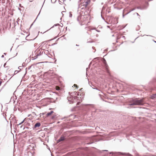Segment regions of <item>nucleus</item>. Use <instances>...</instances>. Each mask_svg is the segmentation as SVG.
<instances>
[{
  "mask_svg": "<svg viewBox=\"0 0 156 156\" xmlns=\"http://www.w3.org/2000/svg\"><path fill=\"white\" fill-rule=\"evenodd\" d=\"M134 10V9H131V10L129 12H131V11H133V10Z\"/></svg>",
  "mask_w": 156,
  "mask_h": 156,
  "instance_id": "obj_22",
  "label": "nucleus"
},
{
  "mask_svg": "<svg viewBox=\"0 0 156 156\" xmlns=\"http://www.w3.org/2000/svg\"><path fill=\"white\" fill-rule=\"evenodd\" d=\"M147 8V6H144L143 7H137V8L138 9H146Z\"/></svg>",
  "mask_w": 156,
  "mask_h": 156,
  "instance_id": "obj_11",
  "label": "nucleus"
},
{
  "mask_svg": "<svg viewBox=\"0 0 156 156\" xmlns=\"http://www.w3.org/2000/svg\"><path fill=\"white\" fill-rule=\"evenodd\" d=\"M59 24L58 23V24H55L54 26L52 27L51 28L53 27L54 26H59Z\"/></svg>",
  "mask_w": 156,
  "mask_h": 156,
  "instance_id": "obj_15",
  "label": "nucleus"
},
{
  "mask_svg": "<svg viewBox=\"0 0 156 156\" xmlns=\"http://www.w3.org/2000/svg\"><path fill=\"white\" fill-rule=\"evenodd\" d=\"M56 90H60V88L58 87H56Z\"/></svg>",
  "mask_w": 156,
  "mask_h": 156,
  "instance_id": "obj_13",
  "label": "nucleus"
},
{
  "mask_svg": "<svg viewBox=\"0 0 156 156\" xmlns=\"http://www.w3.org/2000/svg\"><path fill=\"white\" fill-rule=\"evenodd\" d=\"M18 73V71L16 70V71H15V73H15V74H16V73Z\"/></svg>",
  "mask_w": 156,
  "mask_h": 156,
  "instance_id": "obj_18",
  "label": "nucleus"
},
{
  "mask_svg": "<svg viewBox=\"0 0 156 156\" xmlns=\"http://www.w3.org/2000/svg\"><path fill=\"white\" fill-rule=\"evenodd\" d=\"M51 115V113L50 112H49L47 113V116H48L50 115Z\"/></svg>",
  "mask_w": 156,
  "mask_h": 156,
  "instance_id": "obj_14",
  "label": "nucleus"
},
{
  "mask_svg": "<svg viewBox=\"0 0 156 156\" xmlns=\"http://www.w3.org/2000/svg\"><path fill=\"white\" fill-rule=\"evenodd\" d=\"M94 88V89H96V90H97V89H98L97 88Z\"/></svg>",
  "mask_w": 156,
  "mask_h": 156,
  "instance_id": "obj_28",
  "label": "nucleus"
},
{
  "mask_svg": "<svg viewBox=\"0 0 156 156\" xmlns=\"http://www.w3.org/2000/svg\"><path fill=\"white\" fill-rule=\"evenodd\" d=\"M41 126V124L40 122H38L36 123L34 126V128H35L37 127H39Z\"/></svg>",
  "mask_w": 156,
  "mask_h": 156,
  "instance_id": "obj_9",
  "label": "nucleus"
},
{
  "mask_svg": "<svg viewBox=\"0 0 156 156\" xmlns=\"http://www.w3.org/2000/svg\"><path fill=\"white\" fill-rule=\"evenodd\" d=\"M103 151H108L107 150H103Z\"/></svg>",
  "mask_w": 156,
  "mask_h": 156,
  "instance_id": "obj_25",
  "label": "nucleus"
},
{
  "mask_svg": "<svg viewBox=\"0 0 156 156\" xmlns=\"http://www.w3.org/2000/svg\"><path fill=\"white\" fill-rule=\"evenodd\" d=\"M76 45V46H79V45H77V44Z\"/></svg>",
  "mask_w": 156,
  "mask_h": 156,
  "instance_id": "obj_30",
  "label": "nucleus"
},
{
  "mask_svg": "<svg viewBox=\"0 0 156 156\" xmlns=\"http://www.w3.org/2000/svg\"><path fill=\"white\" fill-rule=\"evenodd\" d=\"M39 13L38 14V15H37V16H38V15H39Z\"/></svg>",
  "mask_w": 156,
  "mask_h": 156,
  "instance_id": "obj_35",
  "label": "nucleus"
},
{
  "mask_svg": "<svg viewBox=\"0 0 156 156\" xmlns=\"http://www.w3.org/2000/svg\"><path fill=\"white\" fill-rule=\"evenodd\" d=\"M151 98L152 99H154V98H156V94H153L151 97Z\"/></svg>",
  "mask_w": 156,
  "mask_h": 156,
  "instance_id": "obj_12",
  "label": "nucleus"
},
{
  "mask_svg": "<svg viewBox=\"0 0 156 156\" xmlns=\"http://www.w3.org/2000/svg\"><path fill=\"white\" fill-rule=\"evenodd\" d=\"M84 16H80V15L78 16L77 19V20L78 21H82V20H81L82 18H83L84 17Z\"/></svg>",
  "mask_w": 156,
  "mask_h": 156,
  "instance_id": "obj_6",
  "label": "nucleus"
},
{
  "mask_svg": "<svg viewBox=\"0 0 156 156\" xmlns=\"http://www.w3.org/2000/svg\"><path fill=\"white\" fill-rule=\"evenodd\" d=\"M144 104V102L143 99H138L137 98H136L133 100V102L130 104V105H142Z\"/></svg>",
  "mask_w": 156,
  "mask_h": 156,
  "instance_id": "obj_1",
  "label": "nucleus"
},
{
  "mask_svg": "<svg viewBox=\"0 0 156 156\" xmlns=\"http://www.w3.org/2000/svg\"><path fill=\"white\" fill-rule=\"evenodd\" d=\"M24 120H23L22 122H21L19 124V125H21V124H22L24 122Z\"/></svg>",
  "mask_w": 156,
  "mask_h": 156,
  "instance_id": "obj_20",
  "label": "nucleus"
},
{
  "mask_svg": "<svg viewBox=\"0 0 156 156\" xmlns=\"http://www.w3.org/2000/svg\"><path fill=\"white\" fill-rule=\"evenodd\" d=\"M107 27H109L108 26H107Z\"/></svg>",
  "mask_w": 156,
  "mask_h": 156,
  "instance_id": "obj_31",
  "label": "nucleus"
},
{
  "mask_svg": "<svg viewBox=\"0 0 156 156\" xmlns=\"http://www.w3.org/2000/svg\"><path fill=\"white\" fill-rule=\"evenodd\" d=\"M103 63L104 64V66L106 69L108 73H109V71L108 70V66L106 60L104 58L103 59Z\"/></svg>",
  "mask_w": 156,
  "mask_h": 156,
  "instance_id": "obj_5",
  "label": "nucleus"
},
{
  "mask_svg": "<svg viewBox=\"0 0 156 156\" xmlns=\"http://www.w3.org/2000/svg\"><path fill=\"white\" fill-rule=\"evenodd\" d=\"M79 97L76 96H73L70 95V96L68 97L67 99L70 104H72L74 102H76V101L77 100Z\"/></svg>",
  "mask_w": 156,
  "mask_h": 156,
  "instance_id": "obj_2",
  "label": "nucleus"
},
{
  "mask_svg": "<svg viewBox=\"0 0 156 156\" xmlns=\"http://www.w3.org/2000/svg\"><path fill=\"white\" fill-rule=\"evenodd\" d=\"M72 16V15L71 14V12H69V17H71Z\"/></svg>",
  "mask_w": 156,
  "mask_h": 156,
  "instance_id": "obj_16",
  "label": "nucleus"
},
{
  "mask_svg": "<svg viewBox=\"0 0 156 156\" xmlns=\"http://www.w3.org/2000/svg\"><path fill=\"white\" fill-rule=\"evenodd\" d=\"M67 118V117H64V118H62V119L63 120L64 119H65V118Z\"/></svg>",
  "mask_w": 156,
  "mask_h": 156,
  "instance_id": "obj_21",
  "label": "nucleus"
},
{
  "mask_svg": "<svg viewBox=\"0 0 156 156\" xmlns=\"http://www.w3.org/2000/svg\"><path fill=\"white\" fill-rule=\"evenodd\" d=\"M39 13L38 14V15H37V16H38V15H39Z\"/></svg>",
  "mask_w": 156,
  "mask_h": 156,
  "instance_id": "obj_34",
  "label": "nucleus"
},
{
  "mask_svg": "<svg viewBox=\"0 0 156 156\" xmlns=\"http://www.w3.org/2000/svg\"><path fill=\"white\" fill-rule=\"evenodd\" d=\"M154 41L155 42H156V41Z\"/></svg>",
  "mask_w": 156,
  "mask_h": 156,
  "instance_id": "obj_36",
  "label": "nucleus"
},
{
  "mask_svg": "<svg viewBox=\"0 0 156 156\" xmlns=\"http://www.w3.org/2000/svg\"><path fill=\"white\" fill-rule=\"evenodd\" d=\"M41 55V51H40V50H37V49L33 53L32 58L33 59H35L37 58L38 56Z\"/></svg>",
  "mask_w": 156,
  "mask_h": 156,
  "instance_id": "obj_3",
  "label": "nucleus"
},
{
  "mask_svg": "<svg viewBox=\"0 0 156 156\" xmlns=\"http://www.w3.org/2000/svg\"><path fill=\"white\" fill-rule=\"evenodd\" d=\"M79 93H77V92H72L71 93V94H72V95H71V96H73V95H78V96L79 95Z\"/></svg>",
  "mask_w": 156,
  "mask_h": 156,
  "instance_id": "obj_10",
  "label": "nucleus"
},
{
  "mask_svg": "<svg viewBox=\"0 0 156 156\" xmlns=\"http://www.w3.org/2000/svg\"><path fill=\"white\" fill-rule=\"evenodd\" d=\"M90 3V1H87L85 2L84 3L83 5H81L82 6H83V7H86L88 4H89Z\"/></svg>",
  "mask_w": 156,
  "mask_h": 156,
  "instance_id": "obj_7",
  "label": "nucleus"
},
{
  "mask_svg": "<svg viewBox=\"0 0 156 156\" xmlns=\"http://www.w3.org/2000/svg\"><path fill=\"white\" fill-rule=\"evenodd\" d=\"M65 139V137L64 136H61L59 139L58 140V142H59L60 141H62Z\"/></svg>",
  "mask_w": 156,
  "mask_h": 156,
  "instance_id": "obj_8",
  "label": "nucleus"
},
{
  "mask_svg": "<svg viewBox=\"0 0 156 156\" xmlns=\"http://www.w3.org/2000/svg\"><path fill=\"white\" fill-rule=\"evenodd\" d=\"M123 17H124V15L123 14Z\"/></svg>",
  "mask_w": 156,
  "mask_h": 156,
  "instance_id": "obj_32",
  "label": "nucleus"
},
{
  "mask_svg": "<svg viewBox=\"0 0 156 156\" xmlns=\"http://www.w3.org/2000/svg\"><path fill=\"white\" fill-rule=\"evenodd\" d=\"M137 15H138V16H139V14H138V13H137Z\"/></svg>",
  "mask_w": 156,
  "mask_h": 156,
  "instance_id": "obj_29",
  "label": "nucleus"
},
{
  "mask_svg": "<svg viewBox=\"0 0 156 156\" xmlns=\"http://www.w3.org/2000/svg\"><path fill=\"white\" fill-rule=\"evenodd\" d=\"M1 57H2V58H3V57H4V55H2V56Z\"/></svg>",
  "mask_w": 156,
  "mask_h": 156,
  "instance_id": "obj_23",
  "label": "nucleus"
},
{
  "mask_svg": "<svg viewBox=\"0 0 156 156\" xmlns=\"http://www.w3.org/2000/svg\"><path fill=\"white\" fill-rule=\"evenodd\" d=\"M74 87H75L76 88H78V86H77V85L76 84H74Z\"/></svg>",
  "mask_w": 156,
  "mask_h": 156,
  "instance_id": "obj_17",
  "label": "nucleus"
},
{
  "mask_svg": "<svg viewBox=\"0 0 156 156\" xmlns=\"http://www.w3.org/2000/svg\"><path fill=\"white\" fill-rule=\"evenodd\" d=\"M5 65H6V63L5 64H4V67H5Z\"/></svg>",
  "mask_w": 156,
  "mask_h": 156,
  "instance_id": "obj_26",
  "label": "nucleus"
},
{
  "mask_svg": "<svg viewBox=\"0 0 156 156\" xmlns=\"http://www.w3.org/2000/svg\"><path fill=\"white\" fill-rule=\"evenodd\" d=\"M109 154H112V155H113V154H121L122 155H126L128 156H131V155L129 153H121L120 152H110L109 153Z\"/></svg>",
  "mask_w": 156,
  "mask_h": 156,
  "instance_id": "obj_4",
  "label": "nucleus"
},
{
  "mask_svg": "<svg viewBox=\"0 0 156 156\" xmlns=\"http://www.w3.org/2000/svg\"><path fill=\"white\" fill-rule=\"evenodd\" d=\"M2 83V82L0 81V86L1 85Z\"/></svg>",
  "mask_w": 156,
  "mask_h": 156,
  "instance_id": "obj_24",
  "label": "nucleus"
},
{
  "mask_svg": "<svg viewBox=\"0 0 156 156\" xmlns=\"http://www.w3.org/2000/svg\"><path fill=\"white\" fill-rule=\"evenodd\" d=\"M50 112V113H51V114H52V113H53L54 112H53V111H51Z\"/></svg>",
  "mask_w": 156,
  "mask_h": 156,
  "instance_id": "obj_19",
  "label": "nucleus"
},
{
  "mask_svg": "<svg viewBox=\"0 0 156 156\" xmlns=\"http://www.w3.org/2000/svg\"><path fill=\"white\" fill-rule=\"evenodd\" d=\"M79 103H80V102H78V103H77V105H78V104H79Z\"/></svg>",
  "mask_w": 156,
  "mask_h": 156,
  "instance_id": "obj_27",
  "label": "nucleus"
},
{
  "mask_svg": "<svg viewBox=\"0 0 156 156\" xmlns=\"http://www.w3.org/2000/svg\"><path fill=\"white\" fill-rule=\"evenodd\" d=\"M4 55H6V53H4Z\"/></svg>",
  "mask_w": 156,
  "mask_h": 156,
  "instance_id": "obj_33",
  "label": "nucleus"
}]
</instances>
